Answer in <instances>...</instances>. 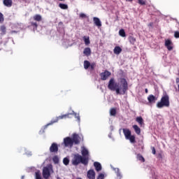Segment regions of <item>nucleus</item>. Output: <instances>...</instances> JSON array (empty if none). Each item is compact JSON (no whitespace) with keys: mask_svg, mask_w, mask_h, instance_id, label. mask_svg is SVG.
Instances as JSON below:
<instances>
[{"mask_svg":"<svg viewBox=\"0 0 179 179\" xmlns=\"http://www.w3.org/2000/svg\"><path fill=\"white\" fill-rule=\"evenodd\" d=\"M138 1H141V0H138Z\"/></svg>","mask_w":179,"mask_h":179,"instance_id":"nucleus-53","label":"nucleus"},{"mask_svg":"<svg viewBox=\"0 0 179 179\" xmlns=\"http://www.w3.org/2000/svg\"><path fill=\"white\" fill-rule=\"evenodd\" d=\"M77 120H78V121H80V117L79 116L77 117Z\"/></svg>","mask_w":179,"mask_h":179,"instance_id":"nucleus-46","label":"nucleus"},{"mask_svg":"<svg viewBox=\"0 0 179 179\" xmlns=\"http://www.w3.org/2000/svg\"><path fill=\"white\" fill-rule=\"evenodd\" d=\"M109 76H111V72L106 70L104 72L100 73L101 80H107Z\"/></svg>","mask_w":179,"mask_h":179,"instance_id":"nucleus-7","label":"nucleus"},{"mask_svg":"<svg viewBox=\"0 0 179 179\" xmlns=\"http://www.w3.org/2000/svg\"><path fill=\"white\" fill-rule=\"evenodd\" d=\"M81 155L76 154L72 159V164L73 166H78V164H83L87 166L89 164V160H90V153L89 150L85 148H83L81 150Z\"/></svg>","mask_w":179,"mask_h":179,"instance_id":"nucleus-2","label":"nucleus"},{"mask_svg":"<svg viewBox=\"0 0 179 179\" xmlns=\"http://www.w3.org/2000/svg\"><path fill=\"white\" fill-rule=\"evenodd\" d=\"M117 114V110L115 108H112L110 110V115L115 117V115H116Z\"/></svg>","mask_w":179,"mask_h":179,"instance_id":"nucleus-27","label":"nucleus"},{"mask_svg":"<svg viewBox=\"0 0 179 179\" xmlns=\"http://www.w3.org/2000/svg\"><path fill=\"white\" fill-rule=\"evenodd\" d=\"M137 159L140 162H142V163H145V158L143 157V156H142V155L138 154L137 155Z\"/></svg>","mask_w":179,"mask_h":179,"instance_id":"nucleus-28","label":"nucleus"},{"mask_svg":"<svg viewBox=\"0 0 179 179\" xmlns=\"http://www.w3.org/2000/svg\"><path fill=\"white\" fill-rule=\"evenodd\" d=\"M108 89L112 92H116V94H125L128 92V81L124 78H120L119 83H117L114 78H110Z\"/></svg>","mask_w":179,"mask_h":179,"instance_id":"nucleus-1","label":"nucleus"},{"mask_svg":"<svg viewBox=\"0 0 179 179\" xmlns=\"http://www.w3.org/2000/svg\"><path fill=\"white\" fill-rule=\"evenodd\" d=\"M132 127L136 135H141V128L137 124H134Z\"/></svg>","mask_w":179,"mask_h":179,"instance_id":"nucleus-16","label":"nucleus"},{"mask_svg":"<svg viewBox=\"0 0 179 179\" xmlns=\"http://www.w3.org/2000/svg\"><path fill=\"white\" fill-rule=\"evenodd\" d=\"M21 179H24V176H22L21 177Z\"/></svg>","mask_w":179,"mask_h":179,"instance_id":"nucleus-47","label":"nucleus"},{"mask_svg":"<svg viewBox=\"0 0 179 179\" xmlns=\"http://www.w3.org/2000/svg\"><path fill=\"white\" fill-rule=\"evenodd\" d=\"M113 52L116 55H120V54H121V52H122V49L120 46H116V47H115V48L113 50Z\"/></svg>","mask_w":179,"mask_h":179,"instance_id":"nucleus-14","label":"nucleus"},{"mask_svg":"<svg viewBox=\"0 0 179 179\" xmlns=\"http://www.w3.org/2000/svg\"><path fill=\"white\" fill-rule=\"evenodd\" d=\"M3 5L7 6V8H10L12 6V1H3Z\"/></svg>","mask_w":179,"mask_h":179,"instance_id":"nucleus-23","label":"nucleus"},{"mask_svg":"<svg viewBox=\"0 0 179 179\" xmlns=\"http://www.w3.org/2000/svg\"><path fill=\"white\" fill-rule=\"evenodd\" d=\"M52 165L49 164L43 168L42 176L43 178L48 179L51 177V172L53 173Z\"/></svg>","mask_w":179,"mask_h":179,"instance_id":"nucleus-4","label":"nucleus"},{"mask_svg":"<svg viewBox=\"0 0 179 179\" xmlns=\"http://www.w3.org/2000/svg\"><path fill=\"white\" fill-rule=\"evenodd\" d=\"M5 22V18L3 17V14L0 12V23H3Z\"/></svg>","mask_w":179,"mask_h":179,"instance_id":"nucleus-34","label":"nucleus"},{"mask_svg":"<svg viewBox=\"0 0 179 179\" xmlns=\"http://www.w3.org/2000/svg\"><path fill=\"white\" fill-rule=\"evenodd\" d=\"M34 20L36 22H41L43 20V17H41V15L36 14L33 17Z\"/></svg>","mask_w":179,"mask_h":179,"instance_id":"nucleus-21","label":"nucleus"},{"mask_svg":"<svg viewBox=\"0 0 179 179\" xmlns=\"http://www.w3.org/2000/svg\"><path fill=\"white\" fill-rule=\"evenodd\" d=\"M3 1H10V0H3Z\"/></svg>","mask_w":179,"mask_h":179,"instance_id":"nucleus-51","label":"nucleus"},{"mask_svg":"<svg viewBox=\"0 0 179 179\" xmlns=\"http://www.w3.org/2000/svg\"><path fill=\"white\" fill-rule=\"evenodd\" d=\"M31 26H32V27H34V29H37V27H38V24H37V22H31Z\"/></svg>","mask_w":179,"mask_h":179,"instance_id":"nucleus-36","label":"nucleus"},{"mask_svg":"<svg viewBox=\"0 0 179 179\" xmlns=\"http://www.w3.org/2000/svg\"><path fill=\"white\" fill-rule=\"evenodd\" d=\"M14 33H17V31H10V34H13Z\"/></svg>","mask_w":179,"mask_h":179,"instance_id":"nucleus-44","label":"nucleus"},{"mask_svg":"<svg viewBox=\"0 0 179 179\" xmlns=\"http://www.w3.org/2000/svg\"><path fill=\"white\" fill-rule=\"evenodd\" d=\"M153 22H150V24H148V27H153Z\"/></svg>","mask_w":179,"mask_h":179,"instance_id":"nucleus-42","label":"nucleus"},{"mask_svg":"<svg viewBox=\"0 0 179 179\" xmlns=\"http://www.w3.org/2000/svg\"><path fill=\"white\" fill-rule=\"evenodd\" d=\"M174 37L176 38H179V31H175Z\"/></svg>","mask_w":179,"mask_h":179,"instance_id":"nucleus-39","label":"nucleus"},{"mask_svg":"<svg viewBox=\"0 0 179 179\" xmlns=\"http://www.w3.org/2000/svg\"><path fill=\"white\" fill-rule=\"evenodd\" d=\"M152 155H156V149L155 147L151 148Z\"/></svg>","mask_w":179,"mask_h":179,"instance_id":"nucleus-41","label":"nucleus"},{"mask_svg":"<svg viewBox=\"0 0 179 179\" xmlns=\"http://www.w3.org/2000/svg\"><path fill=\"white\" fill-rule=\"evenodd\" d=\"M69 115H71V113L60 115V116L57 117L55 120H53L50 123H48L45 126V127L47 128L48 127V125H52V124H55V122H58V121H59V120H63V118H66V117H69Z\"/></svg>","mask_w":179,"mask_h":179,"instance_id":"nucleus-6","label":"nucleus"},{"mask_svg":"<svg viewBox=\"0 0 179 179\" xmlns=\"http://www.w3.org/2000/svg\"><path fill=\"white\" fill-rule=\"evenodd\" d=\"M178 90L179 92V84H178Z\"/></svg>","mask_w":179,"mask_h":179,"instance_id":"nucleus-48","label":"nucleus"},{"mask_svg":"<svg viewBox=\"0 0 179 179\" xmlns=\"http://www.w3.org/2000/svg\"><path fill=\"white\" fill-rule=\"evenodd\" d=\"M157 108H163V107H170V97L169 95H164L160 101L157 103Z\"/></svg>","mask_w":179,"mask_h":179,"instance_id":"nucleus-3","label":"nucleus"},{"mask_svg":"<svg viewBox=\"0 0 179 179\" xmlns=\"http://www.w3.org/2000/svg\"><path fill=\"white\" fill-rule=\"evenodd\" d=\"M138 3L139 5H146V2H145V1H138Z\"/></svg>","mask_w":179,"mask_h":179,"instance_id":"nucleus-40","label":"nucleus"},{"mask_svg":"<svg viewBox=\"0 0 179 179\" xmlns=\"http://www.w3.org/2000/svg\"><path fill=\"white\" fill-rule=\"evenodd\" d=\"M90 68V62L85 60L84 61V69H89Z\"/></svg>","mask_w":179,"mask_h":179,"instance_id":"nucleus-25","label":"nucleus"},{"mask_svg":"<svg viewBox=\"0 0 179 179\" xmlns=\"http://www.w3.org/2000/svg\"><path fill=\"white\" fill-rule=\"evenodd\" d=\"M176 82L177 85L179 84V78H176Z\"/></svg>","mask_w":179,"mask_h":179,"instance_id":"nucleus-43","label":"nucleus"},{"mask_svg":"<svg viewBox=\"0 0 179 179\" xmlns=\"http://www.w3.org/2000/svg\"><path fill=\"white\" fill-rule=\"evenodd\" d=\"M97 179H104V174L100 173V174L98 176Z\"/></svg>","mask_w":179,"mask_h":179,"instance_id":"nucleus-38","label":"nucleus"},{"mask_svg":"<svg viewBox=\"0 0 179 179\" xmlns=\"http://www.w3.org/2000/svg\"><path fill=\"white\" fill-rule=\"evenodd\" d=\"M129 41L130 43L132 44V45H134L135 44V43H136V38L134 36H129Z\"/></svg>","mask_w":179,"mask_h":179,"instance_id":"nucleus-22","label":"nucleus"},{"mask_svg":"<svg viewBox=\"0 0 179 179\" xmlns=\"http://www.w3.org/2000/svg\"><path fill=\"white\" fill-rule=\"evenodd\" d=\"M148 92H149V90H148V88H145V93H148Z\"/></svg>","mask_w":179,"mask_h":179,"instance_id":"nucleus-45","label":"nucleus"},{"mask_svg":"<svg viewBox=\"0 0 179 179\" xmlns=\"http://www.w3.org/2000/svg\"><path fill=\"white\" fill-rule=\"evenodd\" d=\"M136 122H138V124H139V125L141 126V127H142V125H144V122H143V118H142V117L141 116H139V117H137L136 118Z\"/></svg>","mask_w":179,"mask_h":179,"instance_id":"nucleus-20","label":"nucleus"},{"mask_svg":"<svg viewBox=\"0 0 179 179\" xmlns=\"http://www.w3.org/2000/svg\"><path fill=\"white\" fill-rule=\"evenodd\" d=\"M79 139H80L79 134L74 133L73 134V138H71L73 144L75 143V145H79V143H80V141Z\"/></svg>","mask_w":179,"mask_h":179,"instance_id":"nucleus-8","label":"nucleus"},{"mask_svg":"<svg viewBox=\"0 0 179 179\" xmlns=\"http://www.w3.org/2000/svg\"><path fill=\"white\" fill-rule=\"evenodd\" d=\"M94 166L96 171H101V164H100V162H94Z\"/></svg>","mask_w":179,"mask_h":179,"instance_id":"nucleus-18","label":"nucleus"},{"mask_svg":"<svg viewBox=\"0 0 179 179\" xmlns=\"http://www.w3.org/2000/svg\"><path fill=\"white\" fill-rule=\"evenodd\" d=\"M0 34L1 36H5V34H6V27L5 25H1L0 27Z\"/></svg>","mask_w":179,"mask_h":179,"instance_id":"nucleus-17","label":"nucleus"},{"mask_svg":"<svg viewBox=\"0 0 179 179\" xmlns=\"http://www.w3.org/2000/svg\"><path fill=\"white\" fill-rule=\"evenodd\" d=\"M83 54L86 55V57H89L92 54V50L90 48H85L83 51Z\"/></svg>","mask_w":179,"mask_h":179,"instance_id":"nucleus-19","label":"nucleus"},{"mask_svg":"<svg viewBox=\"0 0 179 179\" xmlns=\"http://www.w3.org/2000/svg\"><path fill=\"white\" fill-rule=\"evenodd\" d=\"M83 40L85 45H89V44H90V38H89V36H83Z\"/></svg>","mask_w":179,"mask_h":179,"instance_id":"nucleus-24","label":"nucleus"},{"mask_svg":"<svg viewBox=\"0 0 179 179\" xmlns=\"http://www.w3.org/2000/svg\"><path fill=\"white\" fill-rule=\"evenodd\" d=\"M127 139H129V141H130L131 143H135L136 142L135 140V136L131 135Z\"/></svg>","mask_w":179,"mask_h":179,"instance_id":"nucleus-29","label":"nucleus"},{"mask_svg":"<svg viewBox=\"0 0 179 179\" xmlns=\"http://www.w3.org/2000/svg\"><path fill=\"white\" fill-rule=\"evenodd\" d=\"M90 67L91 71H94V68H96V63L93 62V63L90 64Z\"/></svg>","mask_w":179,"mask_h":179,"instance_id":"nucleus-35","label":"nucleus"},{"mask_svg":"<svg viewBox=\"0 0 179 179\" xmlns=\"http://www.w3.org/2000/svg\"><path fill=\"white\" fill-rule=\"evenodd\" d=\"M123 134L126 139H127L131 136V130L129 129H123Z\"/></svg>","mask_w":179,"mask_h":179,"instance_id":"nucleus-15","label":"nucleus"},{"mask_svg":"<svg viewBox=\"0 0 179 179\" xmlns=\"http://www.w3.org/2000/svg\"><path fill=\"white\" fill-rule=\"evenodd\" d=\"M156 100H157V98H156L153 94H150L148 96V101L150 104H155V103H156Z\"/></svg>","mask_w":179,"mask_h":179,"instance_id":"nucleus-12","label":"nucleus"},{"mask_svg":"<svg viewBox=\"0 0 179 179\" xmlns=\"http://www.w3.org/2000/svg\"><path fill=\"white\" fill-rule=\"evenodd\" d=\"M58 144L56 143H52V145L50 147V153H58Z\"/></svg>","mask_w":179,"mask_h":179,"instance_id":"nucleus-9","label":"nucleus"},{"mask_svg":"<svg viewBox=\"0 0 179 179\" xmlns=\"http://www.w3.org/2000/svg\"><path fill=\"white\" fill-rule=\"evenodd\" d=\"M87 177L89 179H95L96 178V172L94 170L90 169L87 173Z\"/></svg>","mask_w":179,"mask_h":179,"instance_id":"nucleus-10","label":"nucleus"},{"mask_svg":"<svg viewBox=\"0 0 179 179\" xmlns=\"http://www.w3.org/2000/svg\"><path fill=\"white\" fill-rule=\"evenodd\" d=\"M77 179H82V178H77Z\"/></svg>","mask_w":179,"mask_h":179,"instance_id":"nucleus-49","label":"nucleus"},{"mask_svg":"<svg viewBox=\"0 0 179 179\" xmlns=\"http://www.w3.org/2000/svg\"><path fill=\"white\" fill-rule=\"evenodd\" d=\"M93 20L95 26H97V27H101V21H100L99 17H94Z\"/></svg>","mask_w":179,"mask_h":179,"instance_id":"nucleus-13","label":"nucleus"},{"mask_svg":"<svg viewBox=\"0 0 179 179\" xmlns=\"http://www.w3.org/2000/svg\"><path fill=\"white\" fill-rule=\"evenodd\" d=\"M57 179H61V178H57Z\"/></svg>","mask_w":179,"mask_h":179,"instance_id":"nucleus-52","label":"nucleus"},{"mask_svg":"<svg viewBox=\"0 0 179 179\" xmlns=\"http://www.w3.org/2000/svg\"><path fill=\"white\" fill-rule=\"evenodd\" d=\"M59 7L61 9H64V10L68 9V5H67V4H65V3H59Z\"/></svg>","mask_w":179,"mask_h":179,"instance_id":"nucleus-30","label":"nucleus"},{"mask_svg":"<svg viewBox=\"0 0 179 179\" xmlns=\"http://www.w3.org/2000/svg\"><path fill=\"white\" fill-rule=\"evenodd\" d=\"M63 143L65 148H68L69 146H70V148H72L73 146V141H72V138L71 137L64 138Z\"/></svg>","mask_w":179,"mask_h":179,"instance_id":"nucleus-5","label":"nucleus"},{"mask_svg":"<svg viewBox=\"0 0 179 179\" xmlns=\"http://www.w3.org/2000/svg\"><path fill=\"white\" fill-rule=\"evenodd\" d=\"M52 160L55 164H58V163H59V158H58V156L57 155L53 157Z\"/></svg>","mask_w":179,"mask_h":179,"instance_id":"nucleus-31","label":"nucleus"},{"mask_svg":"<svg viewBox=\"0 0 179 179\" xmlns=\"http://www.w3.org/2000/svg\"><path fill=\"white\" fill-rule=\"evenodd\" d=\"M119 34H120V36H121V37H125L127 36L125 34V30H124V29H120L119 31Z\"/></svg>","mask_w":179,"mask_h":179,"instance_id":"nucleus-32","label":"nucleus"},{"mask_svg":"<svg viewBox=\"0 0 179 179\" xmlns=\"http://www.w3.org/2000/svg\"><path fill=\"white\" fill-rule=\"evenodd\" d=\"M63 163L65 166H68V164H69V159L66 157L64 158Z\"/></svg>","mask_w":179,"mask_h":179,"instance_id":"nucleus-33","label":"nucleus"},{"mask_svg":"<svg viewBox=\"0 0 179 179\" xmlns=\"http://www.w3.org/2000/svg\"><path fill=\"white\" fill-rule=\"evenodd\" d=\"M35 179H43L41 177V172H40V171L35 172Z\"/></svg>","mask_w":179,"mask_h":179,"instance_id":"nucleus-26","label":"nucleus"},{"mask_svg":"<svg viewBox=\"0 0 179 179\" xmlns=\"http://www.w3.org/2000/svg\"><path fill=\"white\" fill-rule=\"evenodd\" d=\"M165 47H166L169 51L173 50V42H171V40L167 39L165 41Z\"/></svg>","mask_w":179,"mask_h":179,"instance_id":"nucleus-11","label":"nucleus"},{"mask_svg":"<svg viewBox=\"0 0 179 179\" xmlns=\"http://www.w3.org/2000/svg\"><path fill=\"white\" fill-rule=\"evenodd\" d=\"M159 156L162 157V155L161 154H159Z\"/></svg>","mask_w":179,"mask_h":179,"instance_id":"nucleus-50","label":"nucleus"},{"mask_svg":"<svg viewBox=\"0 0 179 179\" xmlns=\"http://www.w3.org/2000/svg\"><path fill=\"white\" fill-rule=\"evenodd\" d=\"M80 19H86V17H87V15H86V14L81 13H80Z\"/></svg>","mask_w":179,"mask_h":179,"instance_id":"nucleus-37","label":"nucleus"}]
</instances>
